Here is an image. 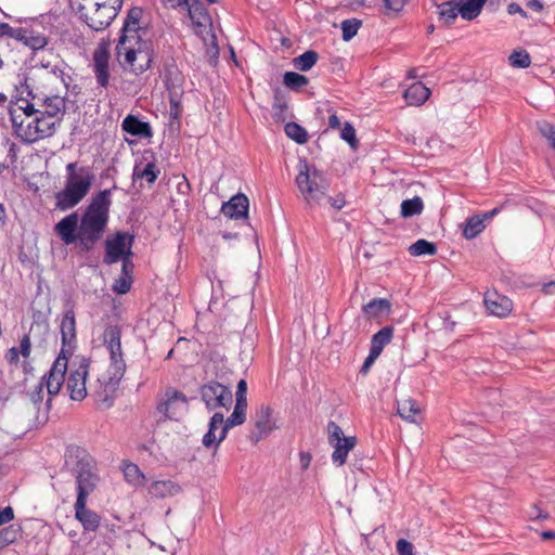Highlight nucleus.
<instances>
[{
  "instance_id": "obj_7",
  "label": "nucleus",
  "mask_w": 555,
  "mask_h": 555,
  "mask_svg": "<svg viewBox=\"0 0 555 555\" xmlns=\"http://www.w3.org/2000/svg\"><path fill=\"white\" fill-rule=\"evenodd\" d=\"M5 38L15 39L18 42H22L25 47L29 48L31 51H39L47 47L49 43V38L34 29L33 27H12L10 24L5 23V27H2Z\"/></svg>"
},
{
  "instance_id": "obj_64",
  "label": "nucleus",
  "mask_w": 555,
  "mask_h": 555,
  "mask_svg": "<svg viewBox=\"0 0 555 555\" xmlns=\"http://www.w3.org/2000/svg\"><path fill=\"white\" fill-rule=\"evenodd\" d=\"M4 359L10 365H17L20 362V351L17 347H11L7 350Z\"/></svg>"
},
{
  "instance_id": "obj_3",
  "label": "nucleus",
  "mask_w": 555,
  "mask_h": 555,
  "mask_svg": "<svg viewBox=\"0 0 555 555\" xmlns=\"http://www.w3.org/2000/svg\"><path fill=\"white\" fill-rule=\"evenodd\" d=\"M295 182L309 208L325 204L330 183L321 170L315 166L310 167L306 159L299 164V172Z\"/></svg>"
},
{
  "instance_id": "obj_49",
  "label": "nucleus",
  "mask_w": 555,
  "mask_h": 555,
  "mask_svg": "<svg viewBox=\"0 0 555 555\" xmlns=\"http://www.w3.org/2000/svg\"><path fill=\"white\" fill-rule=\"evenodd\" d=\"M362 25V21L358 18L345 20L341 23L343 40L350 41L358 33Z\"/></svg>"
},
{
  "instance_id": "obj_18",
  "label": "nucleus",
  "mask_w": 555,
  "mask_h": 555,
  "mask_svg": "<svg viewBox=\"0 0 555 555\" xmlns=\"http://www.w3.org/2000/svg\"><path fill=\"white\" fill-rule=\"evenodd\" d=\"M271 415L272 409L269 405L261 404L259 409L256 410V431L250 434V440H253L255 443H257L263 437L270 435L276 428L274 422L271 420Z\"/></svg>"
},
{
  "instance_id": "obj_23",
  "label": "nucleus",
  "mask_w": 555,
  "mask_h": 555,
  "mask_svg": "<svg viewBox=\"0 0 555 555\" xmlns=\"http://www.w3.org/2000/svg\"><path fill=\"white\" fill-rule=\"evenodd\" d=\"M77 499H88V496L96 489L100 477L95 468H88L75 476Z\"/></svg>"
},
{
  "instance_id": "obj_2",
  "label": "nucleus",
  "mask_w": 555,
  "mask_h": 555,
  "mask_svg": "<svg viewBox=\"0 0 555 555\" xmlns=\"http://www.w3.org/2000/svg\"><path fill=\"white\" fill-rule=\"evenodd\" d=\"M94 175L90 167L78 166V163L66 165L64 189L54 194L55 209L66 211L76 207L90 192Z\"/></svg>"
},
{
  "instance_id": "obj_35",
  "label": "nucleus",
  "mask_w": 555,
  "mask_h": 555,
  "mask_svg": "<svg viewBox=\"0 0 555 555\" xmlns=\"http://www.w3.org/2000/svg\"><path fill=\"white\" fill-rule=\"evenodd\" d=\"M393 326L387 325L382 327L377 333H375L371 338V350H375L377 353H382L384 347L388 345L393 337Z\"/></svg>"
},
{
  "instance_id": "obj_1",
  "label": "nucleus",
  "mask_w": 555,
  "mask_h": 555,
  "mask_svg": "<svg viewBox=\"0 0 555 555\" xmlns=\"http://www.w3.org/2000/svg\"><path fill=\"white\" fill-rule=\"evenodd\" d=\"M111 189L95 193L79 216L74 211L62 218L55 225L54 232L65 245H77L80 253L88 254L102 241L109 221L112 206Z\"/></svg>"
},
{
  "instance_id": "obj_29",
  "label": "nucleus",
  "mask_w": 555,
  "mask_h": 555,
  "mask_svg": "<svg viewBox=\"0 0 555 555\" xmlns=\"http://www.w3.org/2000/svg\"><path fill=\"white\" fill-rule=\"evenodd\" d=\"M430 95V90L422 82L412 83L404 91V99L408 105L420 106L426 102Z\"/></svg>"
},
{
  "instance_id": "obj_20",
  "label": "nucleus",
  "mask_w": 555,
  "mask_h": 555,
  "mask_svg": "<svg viewBox=\"0 0 555 555\" xmlns=\"http://www.w3.org/2000/svg\"><path fill=\"white\" fill-rule=\"evenodd\" d=\"M483 302L487 310L495 317L505 318L513 310V301L495 291L485 293Z\"/></svg>"
},
{
  "instance_id": "obj_42",
  "label": "nucleus",
  "mask_w": 555,
  "mask_h": 555,
  "mask_svg": "<svg viewBox=\"0 0 555 555\" xmlns=\"http://www.w3.org/2000/svg\"><path fill=\"white\" fill-rule=\"evenodd\" d=\"M15 89L17 95L11 100V104L33 102L37 99V95L34 93L33 89L27 83V77H24L23 81H21L20 86H16Z\"/></svg>"
},
{
  "instance_id": "obj_53",
  "label": "nucleus",
  "mask_w": 555,
  "mask_h": 555,
  "mask_svg": "<svg viewBox=\"0 0 555 555\" xmlns=\"http://www.w3.org/2000/svg\"><path fill=\"white\" fill-rule=\"evenodd\" d=\"M132 282V278L119 276L113 285V291L118 295L127 294L131 288Z\"/></svg>"
},
{
  "instance_id": "obj_61",
  "label": "nucleus",
  "mask_w": 555,
  "mask_h": 555,
  "mask_svg": "<svg viewBox=\"0 0 555 555\" xmlns=\"http://www.w3.org/2000/svg\"><path fill=\"white\" fill-rule=\"evenodd\" d=\"M325 203L330 204L336 210H340L346 205L345 195L339 193L335 197H332L326 194Z\"/></svg>"
},
{
  "instance_id": "obj_46",
  "label": "nucleus",
  "mask_w": 555,
  "mask_h": 555,
  "mask_svg": "<svg viewBox=\"0 0 555 555\" xmlns=\"http://www.w3.org/2000/svg\"><path fill=\"white\" fill-rule=\"evenodd\" d=\"M124 476L126 480L134 486L143 485L145 476L140 470L139 466L133 463H128L124 466Z\"/></svg>"
},
{
  "instance_id": "obj_26",
  "label": "nucleus",
  "mask_w": 555,
  "mask_h": 555,
  "mask_svg": "<svg viewBox=\"0 0 555 555\" xmlns=\"http://www.w3.org/2000/svg\"><path fill=\"white\" fill-rule=\"evenodd\" d=\"M183 5L188 8L189 16L195 27L211 26V16L202 0H188Z\"/></svg>"
},
{
  "instance_id": "obj_59",
  "label": "nucleus",
  "mask_w": 555,
  "mask_h": 555,
  "mask_svg": "<svg viewBox=\"0 0 555 555\" xmlns=\"http://www.w3.org/2000/svg\"><path fill=\"white\" fill-rule=\"evenodd\" d=\"M217 439L218 438L215 433L207 430V433L203 437L202 443L205 448H207V449L212 448L215 451H217V449L219 448Z\"/></svg>"
},
{
  "instance_id": "obj_58",
  "label": "nucleus",
  "mask_w": 555,
  "mask_h": 555,
  "mask_svg": "<svg viewBox=\"0 0 555 555\" xmlns=\"http://www.w3.org/2000/svg\"><path fill=\"white\" fill-rule=\"evenodd\" d=\"M409 2L410 0H384V5L388 11L399 13Z\"/></svg>"
},
{
  "instance_id": "obj_10",
  "label": "nucleus",
  "mask_w": 555,
  "mask_h": 555,
  "mask_svg": "<svg viewBox=\"0 0 555 555\" xmlns=\"http://www.w3.org/2000/svg\"><path fill=\"white\" fill-rule=\"evenodd\" d=\"M189 401L190 399L182 391L173 387H167L164 399L158 402L156 410L164 415L165 420L178 421V415L181 412L180 405H182L184 411H188Z\"/></svg>"
},
{
  "instance_id": "obj_17",
  "label": "nucleus",
  "mask_w": 555,
  "mask_h": 555,
  "mask_svg": "<svg viewBox=\"0 0 555 555\" xmlns=\"http://www.w3.org/2000/svg\"><path fill=\"white\" fill-rule=\"evenodd\" d=\"M88 362H83L75 371H72L66 383V388L72 400L81 401L87 396L86 377L88 375Z\"/></svg>"
},
{
  "instance_id": "obj_63",
  "label": "nucleus",
  "mask_w": 555,
  "mask_h": 555,
  "mask_svg": "<svg viewBox=\"0 0 555 555\" xmlns=\"http://www.w3.org/2000/svg\"><path fill=\"white\" fill-rule=\"evenodd\" d=\"M31 402L39 408V404L43 401V388L42 383H39L35 389L29 393Z\"/></svg>"
},
{
  "instance_id": "obj_28",
  "label": "nucleus",
  "mask_w": 555,
  "mask_h": 555,
  "mask_svg": "<svg viewBox=\"0 0 555 555\" xmlns=\"http://www.w3.org/2000/svg\"><path fill=\"white\" fill-rule=\"evenodd\" d=\"M181 487L172 480H157L153 481L147 488V492L152 498L164 499L173 496L179 493Z\"/></svg>"
},
{
  "instance_id": "obj_36",
  "label": "nucleus",
  "mask_w": 555,
  "mask_h": 555,
  "mask_svg": "<svg viewBox=\"0 0 555 555\" xmlns=\"http://www.w3.org/2000/svg\"><path fill=\"white\" fill-rule=\"evenodd\" d=\"M397 413L409 422H415V416L421 413L418 403L412 399H403L397 401Z\"/></svg>"
},
{
  "instance_id": "obj_22",
  "label": "nucleus",
  "mask_w": 555,
  "mask_h": 555,
  "mask_svg": "<svg viewBox=\"0 0 555 555\" xmlns=\"http://www.w3.org/2000/svg\"><path fill=\"white\" fill-rule=\"evenodd\" d=\"M180 74L177 73L175 76H172V73L169 70L165 75V86L166 89L169 92V103H170V118L172 119H179L182 107L179 101V96L182 93L181 85H180Z\"/></svg>"
},
{
  "instance_id": "obj_15",
  "label": "nucleus",
  "mask_w": 555,
  "mask_h": 555,
  "mask_svg": "<svg viewBox=\"0 0 555 555\" xmlns=\"http://www.w3.org/2000/svg\"><path fill=\"white\" fill-rule=\"evenodd\" d=\"M133 234L125 231H117L112 236H108L104 242V257L103 262L105 264H113L122 258L124 249L127 246V242Z\"/></svg>"
},
{
  "instance_id": "obj_39",
  "label": "nucleus",
  "mask_w": 555,
  "mask_h": 555,
  "mask_svg": "<svg viewBox=\"0 0 555 555\" xmlns=\"http://www.w3.org/2000/svg\"><path fill=\"white\" fill-rule=\"evenodd\" d=\"M319 53L314 50H308L293 59V65L300 72L310 70L318 62Z\"/></svg>"
},
{
  "instance_id": "obj_30",
  "label": "nucleus",
  "mask_w": 555,
  "mask_h": 555,
  "mask_svg": "<svg viewBox=\"0 0 555 555\" xmlns=\"http://www.w3.org/2000/svg\"><path fill=\"white\" fill-rule=\"evenodd\" d=\"M152 157L154 154L152 153ZM142 162L137 163L132 172V181L135 182L139 179H145L149 184L155 183L160 170L156 166L155 158L149 162L143 168H141Z\"/></svg>"
},
{
  "instance_id": "obj_37",
  "label": "nucleus",
  "mask_w": 555,
  "mask_h": 555,
  "mask_svg": "<svg viewBox=\"0 0 555 555\" xmlns=\"http://www.w3.org/2000/svg\"><path fill=\"white\" fill-rule=\"evenodd\" d=\"M438 10L439 20L446 27H450L460 15L455 0L442 2L438 5Z\"/></svg>"
},
{
  "instance_id": "obj_25",
  "label": "nucleus",
  "mask_w": 555,
  "mask_h": 555,
  "mask_svg": "<svg viewBox=\"0 0 555 555\" xmlns=\"http://www.w3.org/2000/svg\"><path fill=\"white\" fill-rule=\"evenodd\" d=\"M499 208H494L482 216L473 215L466 219L465 227L463 228V236L467 240H473L479 235L486 228V221L490 220L499 212Z\"/></svg>"
},
{
  "instance_id": "obj_32",
  "label": "nucleus",
  "mask_w": 555,
  "mask_h": 555,
  "mask_svg": "<svg viewBox=\"0 0 555 555\" xmlns=\"http://www.w3.org/2000/svg\"><path fill=\"white\" fill-rule=\"evenodd\" d=\"M457 12L463 20L473 21L479 16L482 8L486 5V0H455Z\"/></svg>"
},
{
  "instance_id": "obj_44",
  "label": "nucleus",
  "mask_w": 555,
  "mask_h": 555,
  "mask_svg": "<svg viewBox=\"0 0 555 555\" xmlns=\"http://www.w3.org/2000/svg\"><path fill=\"white\" fill-rule=\"evenodd\" d=\"M309 79L296 72H286L283 76V83L291 90L299 91L302 87L307 86Z\"/></svg>"
},
{
  "instance_id": "obj_9",
  "label": "nucleus",
  "mask_w": 555,
  "mask_h": 555,
  "mask_svg": "<svg viewBox=\"0 0 555 555\" xmlns=\"http://www.w3.org/2000/svg\"><path fill=\"white\" fill-rule=\"evenodd\" d=\"M143 10L140 7H132L124 21L122 28L116 44V59L119 60L122 55V48L126 43L131 42L132 36L145 35L146 29L139 26L142 18Z\"/></svg>"
},
{
  "instance_id": "obj_6",
  "label": "nucleus",
  "mask_w": 555,
  "mask_h": 555,
  "mask_svg": "<svg viewBox=\"0 0 555 555\" xmlns=\"http://www.w3.org/2000/svg\"><path fill=\"white\" fill-rule=\"evenodd\" d=\"M198 392L202 401L209 411L220 408L229 410L233 403L232 389L218 382L208 380L199 386Z\"/></svg>"
},
{
  "instance_id": "obj_12",
  "label": "nucleus",
  "mask_w": 555,
  "mask_h": 555,
  "mask_svg": "<svg viewBox=\"0 0 555 555\" xmlns=\"http://www.w3.org/2000/svg\"><path fill=\"white\" fill-rule=\"evenodd\" d=\"M111 41L109 39H102L93 52V73L96 83L101 88H107L109 85V60H111Z\"/></svg>"
},
{
  "instance_id": "obj_62",
  "label": "nucleus",
  "mask_w": 555,
  "mask_h": 555,
  "mask_svg": "<svg viewBox=\"0 0 555 555\" xmlns=\"http://www.w3.org/2000/svg\"><path fill=\"white\" fill-rule=\"evenodd\" d=\"M224 423V416L220 412L214 413L208 423V431L216 433V430Z\"/></svg>"
},
{
  "instance_id": "obj_48",
  "label": "nucleus",
  "mask_w": 555,
  "mask_h": 555,
  "mask_svg": "<svg viewBox=\"0 0 555 555\" xmlns=\"http://www.w3.org/2000/svg\"><path fill=\"white\" fill-rule=\"evenodd\" d=\"M103 343L105 347L115 346L121 343V328L119 325H107L103 333Z\"/></svg>"
},
{
  "instance_id": "obj_40",
  "label": "nucleus",
  "mask_w": 555,
  "mask_h": 555,
  "mask_svg": "<svg viewBox=\"0 0 555 555\" xmlns=\"http://www.w3.org/2000/svg\"><path fill=\"white\" fill-rule=\"evenodd\" d=\"M437 250L438 248L435 243L424 238L417 240L409 247V253L414 257L424 255L434 256L437 254Z\"/></svg>"
},
{
  "instance_id": "obj_56",
  "label": "nucleus",
  "mask_w": 555,
  "mask_h": 555,
  "mask_svg": "<svg viewBox=\"0 0 555 555\" xmlns=\"http://www.w3.org/2000/svg\"><path fill=\"white\" fill-rule=\"evenodd\" d=\"M0 534L2 535L5 543L12 544L17 540L18 530L14 528V526H8L0 530Z\"/></svg>"
},
{
  "instance_id": "obj_5",
  "label": "nucleus",
  "mask_w": 555,
  "mask_h": 555,
  "mask_svg": "<svg viewBox=\"0 0 555 555\" xmlns=\"http://www.w3.org/2000/svg\"><path fill=\"white\" fill-rule=\"evenodd\" d=\"M16 112H11L12 128L21 141L31 144L39 140L50 138L55 133L56 121H52L39 112L25 125Z\"/></svg>"
},
{
  "instance_id": "obj_27",
  "label": "nucleus",
  "mask_w": 555,
  "mask_h": 555,
  "mask_svg": "<svg viewBox=\"0 0 555 555\" xmlns=\"http://www.w3.org/2000/svg\"><path fill=\"white\" fill-rule=\"evenodd\" d=\"M356 444V436H348L347 438H341V441L330 444L334 449L332 453L333 463L337 466H343L346 463L348 453L354 449Z\"/></svg>"
},
{
  "instance_id": "obj_38",
  "label": "nucleus",
  "mask_w": 555,
  "mask_h": 555,
  "mask_svg": "<svg viewBox=\"0 0 555 555\" xmlns=\"http://www.w3.org/2000/svg\"><path fill=\"white\" fill-rule=\"evenodd\" d=\"M214 369V378L211 380L225 385L231 389L234 382V372L223 361L215 362Z\"/></svg>"
},
{
  "instance_id": "obj_43",
  "label": "nucleus",
  "mask_w": 555,
  "mask_h": 555,
  "mask_svg": "<svg viewBox=\"0 0 555 555\" xmlns=\"http://www.w3.org/2000/svg\"><path fill=\"white\" fill-rule=\"evenodd\" d=\"M424 208V204L421 197L415 196L410 199H404L401 203V216L409 218L415 215H420Z\"/></svg>"
},
{
  "instance_id": "obj_31",
  "label": "nucleus",
  "mask_w": 555,
  "mask_h": 555,
  "mask_svg": "<svg viewBox=\"0 0 555 555\" xmlns=\"http://www.w3.org/2000/svg\"><path fill=\"white\" fill-rule=\"evenodd\" d=\"M41 102V106L44 107V111H40L41 116H46L51 119L56 117L59 114H64L66 109L65 99L59 95L46 96L43 99H38Z\"/></svg>"
},
{
  "instance_id": "obj_19",
  "label": "nucleus",
  "mask_w": 555,
  "mask_h": 555,
  "mask_svg": "<svg viewBox=\"0 0 555 555\" xmlns=\"http://www.w3.org/2000/svg\"><path fill=\"white\" fill-rule=\"evenodd\" d=\"M87 501L88 499H76L75 518L81 524L85 531L95 532L101 525V516L87 507Z\"/></svg>"
},
{
  "instance_id": "obj_4",
  "label": "nucleus",
  "mask_w": 555,
  "mask_h": 555,
  "mask_svg": "<svg viewBox=\"0 0 555 555\" xmlns=\"http://www.w3.org/2000/svg\"><path fill=\"white\" fill-rule=\"evenodd\" d=\"M135 46H125L122 53L125 60L119 57L118 62L124 69H129L139 76L152 67L156 56L154 42L151 39H143L142 35L132 36Z\"/></svg>"
},
{
  "instance_id": "obj_14",
  "label": "nucleus",
  "mask_w": 555,
  "mask_h": 555,
  "mask_svg": "<svg viewBox=\"0 0 555 555\" xmlns=\"http://www.w3.org/2000/svg\"><path fill=\"white\" fill-rule=\"evenodd\" d=\"M60 332L62 337V348L60 352H64V357L69 359L76 348V319L73 307L63 313Z\"/></svg>"
},
{
  "instance_id": "obj_55",
  "label": "nucleus",
  "mask_w": 555,
  "mask_h": 555,
  "mask_svg": "<svg viewBox=\"0 0 555 555\" xmlns=\"http://www.w3.org/2000/svg\"><path fill=\"white\" fill-rule=\"evenodd\" d=\"M396 548L398 555H415L413 544L405 539H399Z\"/></svg>"
},
{
  "instance_id": "obj_8",
  "label": "nucleus",
  "mask_w": 555,
  "mask_h": 555,
  "mask_svg": "<svg viewBox=\"0 0 555 555\" xmlns=\"http://www.w3.org/2000/svg\"><path fill=\"white\" fill-rule=\"evenodd\" d=\"M95 5L96 9L90 15L82 14L81 18L92 30L101 31L112 24L121 8L112 4L111 0H102Z\"/></svg>"
},
{
  "instance_id": "obj_51",
  "label": "nucleus",
  "mask_w": 555,
  "mask_h": 555,
  "mask_svg": "<svg viewBox=\"0 0 555 555\" xmlns=\"http://www.w3.org/2000/svg\"><path fill=\"white\" fill-rule=\"evenodd\" d=\"M340 138L345 140L352 150H357L359 146V141L356 135V129L351 122L346 121L340 131Z\"/></svg>"
},
{
  "instance_id": "obj_50",
  "label": "nucleus",
  "mask_w": 555,
  "mask_h": 555,
  "mask_svg": "<svg viewBox=\"0 0 555 555\" xmlns=\"http://www.w3.org/2000/svg\"><path fill=\"white\" fill-rule=\"evenodd\" d=\"M540 134L546 139L550 147L555 151V126L546 120L537 121Z\"/></svg>"
},
{
  "instance_id": "obj_41",
  "label": "nucleus",
  "mask_w": 555,
  "mask_h": 555,
  "mask_svg": "<svg viewBox=\"0 0 555 555\" xmlns=\"http://www.w3.org/2000/svg\"><path fill=\"white\" fill-rule=\"evenodd\" d=\"M284 130L286 135L298 144H305L309 139L307 130L295 121L287 122Z\"/></svg>"
},
{
  "instance_id": "obj_33",
  "label": "nucleus",
  "mask_w": 555,
  "mask_h": 555,
  "mask_svg": "<svg viewBox=\"0 0 555 555\" xmlns=\"http://www.w3.org/2000/svg\"><path fill=\"white\" fill-rule=\"evenodd\" d=\"M362 311L367 318L389 315L391 312V302L386 298H373L362 307Z\"/></svg>"
},
{
  "instance_id": "obj_60",
  "label": "nucleus",
  "mask_w": 555,
  "mask_h": 555,
  "mask_svg": "<svg viewBox=\"0 0 555 555\" xmlns=\"http://www.w3.org/2000/svg\"><path fill=\"white\" fill-rule=\"evenodd\" d=\"M380 354L375 352V350H371L370 349V352H369V356L365 358L361 369H360V373L365 375L367 374V372L370 371L371 366L374 364V362L376 361V359L379 357Z\"/></svg>"
},
{
  "instance_id": "obj_57",
  "label": "nucleus",
  "mask_w": 555,
  "mask_h": 555,
  "mask_svg": "<svg viewBox=\"0 0 555 555\" xmlns=\"http://www.w3.org/2000/svg\"><path fill=\"white\" fill-rule=\"evenodd\" d=\"M18 351H20V354L24 358V359H28L29 356H30V352H31V341H30V337H29V334H25L21 341H20V348H18Z\"/></svg>"
},
{
  "instance_id": "obj_21",
  "label": "nucleus",
  "mask_w": 555,
  "mask_h": 555,
  "mask_svg": "<svg viewBox=\"0 0 555 555\" xmlns=\"http://www.w3.org/2000/svg\"><path fill=\"white\" fill-rule=\"evenodd\" d=\"M248 197L243 193H237L222 204L221 212L230 219L248 220Z\"/></svg>"
},
{
  "instance_id": "obj_16",
  "label": "nucleus",
  "mask_w": 555,
  "mask_h": 555,
  "mask_svg": "<svg viewBox=\"0 0 555 555\" xmlns=\"http://www.w3.org/2000/svg\"><path fill=\"white\" fill-rule=\"evenodd\" d=\"M109 361L107 370L108 376L103 383L106 392H115L126 372V362L124 360L122 350L109 352Z\"/></svg>"
},
{
  "instance_id": "obj_54",
  "label": "nucleus",
  "mask_w": 555,
  "mask_h": 555,
  "mask_svg": "<svg viewBox=\"0 0 555 555\" xmlns=\"http://www.w3.org/2000/svg\"><path fill=\"white\" fill-rule=\"evenodd\" d=\"M247 399H235L234 410L231 415L243 424L246 421Z\"/></svg>"
},
{
  "instance_id": "obj_24",
  "label": "nucleus",
  "mask_w": 555,
  "mask_h": 555,
  "mask_svg": "<svg viewBox=\"0 0 555 555\" xmlns=\"http://www.w3.org/2000/svg\"><path fill=\"white\" fill-rule=\"evenodd\" d=\"M121 129L130 135L142 139H150L153 135V130L150 122L141 120L137 115L133 114H129L124 118L121 122Z\"/></svg>"
},
{
  "instance_id": "obj_52",
  "label": "nucleus",
  "mask_w": 555,
  "mask_h": 555,
  "mask_svg": "<svg viewBox=\"0 0 555 555\" xmlns=\"http://www.w3.org/2000/svg\"><path fill=\"white\" fill-rule=\"evenodd\" d=\"M326 431L330 444L341 441V438H347V436L344 435L341 427L333 421L327 423Z\"/></svg>"
},
{
  "instance_id": "obj_47",
  "label": "nucleus",
  "mask_w": 555,
  "mask_h": 555,
  "mask_svg": "<svg viewBox=\"0 0 555 555\" xmlns=\"http://www.w3.org/2000/svg\"><path fill=\"white\" fill-rule=\"evenodd\" d=\"M511 66L515 68H528L531 64L530 54L526 50H514L508 57Z\"/></svg>"
},
{
  "instance_id": "obj_13",
  "label": "nucleus",
  "mask_w": 555,
  "mask_h": 555,
  "mask_svg": "<svg viewBox=\"0 0 555 555\" xmlns=\"http://www.w3.org/2000/svg\"><path fill=\"white\" fill-rule=\"evenodd\" d=\"M64 457L65 466L74 476L88 470V468H95L96 465L94 459L85 448L75 444L66 448Z\"/></svg>"
},
{
  "instance_id": "obj_45",
  "label": "nucleus",
  "mask_w": 555,
  "mask_h": 555,
  "mask_svg": "<svg viewBox=\"0 0 555 555\" xmlns=\"http://www.w3.org/2000/svg\"><path fill=\"white\" fill-rule=\"evenodd\" d=\"M35 102H25V103H18V104H9V116L11 117V112L15 111L16 115L18 114L20 119H25L34 117L36 114L40 112V109L35 107Z\"/></svg>"
},
{
  "instance_id": "obj_34",
  "label": "nucleus",
  "mask_w": 555,
  "mask_h": 555,
  "mask_svg": "<svg viewBox=\"0 0 555 555\" xmlns=\"http://www.w3.org/2000/svg\"><path fill=\"white\" fill-rule=\"evenodd\" d=\"M272 108H273L274 120L275 121H285V119H286L285 112L288 108L287 92L285 90H282L279 87H276L274 89Z\"/></svg>"
},
{
  "instance_id": "obj_11",
  "label": "nucleus",
  "mask_w": 555,
  "mask_h": 555,
  "mask_svg": "<svg viewBox=\"0 0 555 555\" xmlns=\"http://www.w3.org/2000/svg\"><path fill=\"white\" fill-rule=\"evenodd\" d=\"M68 366V359L64 357V352H60L57 358L54 360L51 369L47 373V391L48 399L46 406L48 410L51 409L52 399L59 395L62 386L65 383V376Z\"/></svg>"
}]
</instances>
